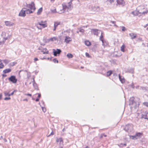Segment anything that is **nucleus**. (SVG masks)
I'll use <instances>...</instances> for the list:
<instances>
[{"label": "nucleus", "instance_id": "24", "mask_svg": "<svg viewBox=\"0 0 148 148\" xmlns=\"http://www.w3.org/2000/svg\"><path fill=\"white\" fill-rule=\"evenodd\" d=\"M131 13L134 15V16L138 15L140 14V12L138 11H134L132 12Z\"/></svg>", "mask_w": 148, "mask_h": 148}, {"label": "nucleus", "instance_id": "37", "mask_svg": "<svg viewBox=\"0 0 148 148\" xmlns=\"http://www.w3.org/2000/svg\"><path fill=\"white\" fill-rule=\"evenodd\" d=\"M148 12V10H146L145 12L143 11L142 12H140V14H147Z\"/></svg>", "mask_w": 148, "mask_h": 148}, {"label": "nucleus", "instance_id": "40", "mask_svg": "<svg viewBox=\"0 0 148 148\" xmlns=\"http://www.w3.org/2000/svg\"><path fill=\"white\" fill-rule=\"evenodd\" d=\"M51 12L53 13H56L57 12V11H56V9L55 8L53 10L51 9Z\"/></svg>", "mask_w": 148, "mask_h": 148}, {"label": "nucleus", "instance_id": "30", "mask_svg": "<svg viewBox=\"0 0 148 148\" xmlns=\"http://www.w3.org/2000/svg\"><path fill=\"white\" fill-rule=\"evenodd\" d=\"M130 138L133 140H136L138 139L135 135L134 136H130Z\"/></svg>", "mask_w": 148, "mask_h": 148}, {"label": "nucleus", "instance_id": "25", "mask_svg": "<svg viewBox=\"0 0 148 148\" xmlns=\"http://www.w3.org/2000/svg\"><path fill=\"white\" fill-rule=\"evenodd\" d=\"M142 134L140 132H137L136 133L135 135H136L137 138L138 139V138H139L141 137Z\"/></svg>", "mask_w": 148, "mask_h": 148}, {"label": "nucleus", "instance_id": "8", "mask_svg": "<svg viewBox=\"0 0 148 148\" xmlns=\"http://www.w3.org/2000/svg\"><path fill=\"white\" fill-rule=\"evenodd\" d=\"M62 51L60 49H57L56 50H55L54 49H53V53L54 55L56 56L57 55H59L61 53Z\"/></svg>", "mask_w": 148, "mask_h": 148}, {"label": "nucleus", "instance_id": "35", "mask_svg": "<svg viewBox=\"0 0 148 148\" xmlns=\"http://www.w3.org/2000/svg\"><path fill=\"white\" fill-rule=\"evenodd\" d=\"M4 94L5 96H10L11 95H13L14 93H4Z\"/></svg>", "mask_w": 148, "mask_h": 148}, {"label": "nucleus", "instance_id": "38", "mask_svg": "<svg viewBox=\"0 0 148 148\" xmlns=\"http://www.w3.org/2000/svg\"><path fill=\"white\" fill-rule=\"evenodd\" d=\"M57 40L56 38V37H53V38H51L50 39V40L52 41H54V40Z\"/></svg>", "mask_w": 148, "mask_h": 148}, {"label": "nucleus", "instance_id": "7", "mask_svg": "<svg viewBox=\"0 0 148 148\" xmlns=\"http://www.w3.org/2000/svg\"><path fill=\"white\" fill-rule=\"evenodd\" d=\"M26 7L27 8H29L31 10H33V11H34L36 9V8L34 5V4L33 2H32L30 4H27Z\"/></svg>", "mask_w": 148, "mask_h": 148}, {"label": "nucleus", "instance_id": "45", "mask_svg": "<svg viewBox=\"0 0 148 148\" xmlns=\"http://www.w3.org/2000/svg\"><path fill=\"white\" fill-rule=\"evenodd\" d=\"M43 48L41 46H40V47H39L38 49L39 50H40L41 51L42 50Z\"/></svg>", "mask_w": 148, "mask_h": 148}, {"label": "nucleus", "instance_id": "9", "mask_svg": "<svg viewBox=\"0 0 148 148\" xmlns=\"http://www.w3.org/2000/svg\"><path fill=\"white\" fill-rule=\"evenodd\" d=\"M142 117L145 119H148V112L143 111L142 113Z\"/></svg>", "mask_w": 148, "mask_h": 148}, {"label": "nucleus", "instance_id": "53", "mask_svg": "<svg viewBox=\"0 0 148 148\" xmlns=\"http://www.w3.org/2000/svg\"><path fill=\"white\" fill-rule=\"evenodd\" d=\"M30 76V74H29V73H27V77L28 78H29V77Z\"/></svg>", "mask_w": 148, "mask_h": 148}, {"label": "nucleus", "instance_id": "22", "mask_svg": "<svg viewBox=\"0 0 148 148\" xmlns=\"http://www.w3.org/2000/svg\"><path fill=\"white\" fill-rule=\"evenodd\" d=\"M56 141L57 142H60V144H63V139L61 138H57L56 140Z\"/></svg>", "mask_w": 148, "mask_h": 148}, {"label": "nucleus", "instance_id": "1", "mask_svg": "<svg viewBox=\"0 0 148 148\" xmlns=\"http://www.w3.org/2000/svg\"><path fill=\"white\" fill-rule=\"evenodd\" d=\"M139 99L134 98V97H131L130 99L129 105L132 110H137L139 107Z\"/></svg>", "mask_w": 148, "mask_h": 148}, {"label": "nucleus", "instance_id": "59", "mask_svg": "<svg viewBox=\"0 0 148 148\" xmlns=\"http://www.w3.org/2000/svg\"><path fill=\"white\" fill-rule=\"evenodd\" d=\"M39 98H37L36 99L35 101H39Z\"/></svg>", "mask_w": 148, "mask_h": 148}, {"label": "nucleus", "instance_id": "19", "mask_svg": "<svg viewBox=\"0 0 148 148\" xmlns=\"http://www.w3.org/2000/svg\"><path fill=\"white\" fill-rule=\"evenodd\" d=\"M129 35L131 37V38L132 39L135 38L136 37V34L133 33L129 34Z\"/></svg>", "mask_w": 148, "mask_h": 148}, {"label": "nucleus", "instance_id": "20", "mask_svg": "<svg viewBox=\"0 0 148 148\" xmlns=\"http://www.w3.org/2000/svg\"><path fill=\"white\" fill-rule=\"evenodd\" d=\"M119 80L122 83H124L125 82L124 78L123 77H122V76L120 75V74H119Z\"/></svg>", "mask_w": 148, "mask_h": 148}, {"label": "nucleus", "instance_id": "23", "mask_svg": "<svg viewBox=\"0 0 148 148\" xmlns=\"http://www.w3.org/2000/svg\"><path fill=\"white\" fill-rule=\"evenodd\" d=\"M11 71V69H6L3 71V73H9Z\"/></svg>", "mask_w": 148, "mask_h": 148}, {"label": "nucleus", "instance_id": "32", "mask_svg": "<svg viewBox=\"0 0 148 148\" xmlns=\"http://www.w3.org/2000/svg\"><path fill=\"white\" fill-rule=\"evenodd\" d=\"M112 73V71H108L107 72V75L108 76H110Z\"/></svg>", "mask_w": 148, "mask_h": 148}, {"label": "nucleus", "instance_id": "56", "mask_svg": "<svg viewBox=\"0 0 148 148\" xmlns=\"http://www.w3.org/2000/svg\"><path fill=\"white\" fill-rule=\"evenodd\" d=\"M41 94H40V93H39L38 94V98H40L41 97Z\"/></svg>", "mask_w": 148, "mask_h": 148}, {"label": "nucleus", "instance_id": "49", "mask_svg": "<svg viewBox=\"0 0 148 148\" xmlns=\"http://www.w3.org/2000/svg\"><path fill=\"white\" fill-rule=\"evenodd\" d=\"M140 87H141V86H136V89H140Z\"/></svg>", "mask_w": 148, "mask_h": 148}, {"label": "nucleus", "instance_id": "27", "mask_svg": "<svg viewBox=\"0 0 148 148\" xmlns=\"http://www.w3.org/2000/svg\"><path fill=\"white\" fill-rule=\"evenodd\" d=\"M102 33L101 32V35L99 39H100V40H101L102 42V45H103L104 42V40L103 39V36L102 35Z\"/></svg>", "mask_w": 148, "mask_h": 148}, {"label": "nucleus", "instance_id": "55", "mask_svg": "<svg viewBox=\"0 0 148 148\" xmlns=\"http://www.w3.org/2000/svg\"><path fill=\"white\" fill-rule=\"evenodd\" d=\"M103 136H104L105 137L106 136V135H105L104 134H102L101 135V138Z\"/></svg>", "mask_w": 148, "mask_h": 148}, {"label": "nucleus", "instance_id": "13", "mask_svg": "<svg viewBox=\"0 0 148 148\" xmlns=\"http://www.w3.org/2000/svg\"><path fill=\"white\" fill-rule=\"evenodd\" d=\"M116 1L118 4L122 6H124L125 4V2L123 0H117Z\"/></svg>", "mask_w": 148, "mask_h": 148}, {"label": "nucleus", "instance_id": "48", "mask_svg": "<svg viewBox=\"0 0 148 148\" xmlns=\"http://www.w3.org/2000/svg\"><path fill=\"white\" fill-rule=\"evenodd\" d=\"M114 0H107V1L110 2V3H112L114 2Z\"/></svg>", "mask_w": 148, "mask_h": 148}, {"label": "nucleus", "instance_id": "60", "mask_svg": "<svg viewBox=\"0 0 148 148\" xmlns=\"http://www.w3.org/2000/svg\"><path fill=\"white\" fill-rule=\"evenodd\" d=\"M41 103L44 106V102L43 101H41Z\"/></svg>", "mask_w": 148, "mask_h": 148}, {"label": "nucleus", "instance_id": "18", "mask_svg": "<svg viewBox=\"0 0 148 148\" xmlns=\"http://www.w3.org/2000/svg\"><path fill=\"white\" fill-rule=\"evenodd\" d=\"M41 52H42L44 54H48L49 53L48 51L46 48H43L42 50L41 51Z\"/></svg>", "mask_w": 148, "mask_h": 148}, {"label": "nucleus", "instance_id": "31", "mask_svg": "<svg viewBox=\"0 0 148 148\" xmlns=\"http://www.w3.org/2000/svg\"><path fill=\"white\" fill-rule=\"evenodd\" d=\"M125 46L124 45H123L121 47V51L123 52H125Z\"/></svg>", "mask_w": 148, "mask_h": 148}, {"label": "nucleus", "instance_id": "21", "mask_svg": "<svg viewBox=\"0 0 148 148\" xmlns=\"http://www.w3.org/2000/svg\"><path fill=\"white\" fill-rule=\"evenodd\" d=\"M60 25V23L59 22H55L54 25V29H53V31L56 30L57 27L59 25Z\"/></svg>", "mask_w": 148, "mask_h": 148}, {"label": "nucleus", "instance_id": "39", "mask_svg": "<svg viewBox=\"0 0 148 148\" xmlns=\"http://www.w3.org/2000/svg\"><path fill=\"white\" fill-rule=\"evenodd\" d=\"M41 107L42 108V111L44 112H45L46 111V108L43 106Z\"/></svg>", "mask_w": 148, "mask_h": 148}, {"label": "nucleus", "instance_id": "14", "mask_svg": "<svg viewBox=\"0 0 148 148\" xmlns=\"http://www.w3.org/2000/svg\"><path fill=\"white\" fill-rule=\"evenodd\" d=\"M87 27V26L85 27L84 26H83L82 27L78 28L77 29L79 31L81 32L82 34H83L84 32V30L83 28V27Z\"/></svg>", "mask_w": 148, "mask_h": 148}, {"label": "nucleus", "instance_id": "50", "mask_svg": "<svg viewBox=\"0 0 148 148\" xmlns=\"http://www.w3.org/2000/svg\"><path fill=\"white\" fill-rule=\"evenodd\" d=\"M25 95L26 96H29L31 97L32 96V95L30 94H25Z\"/></svg>", "mask_w": 148, "mask_h": 148}, {"label": "nucleus", "instance_id": "58", "mask_svg": "<svg viewBox=\"0 0 148 148\" xmlns=\"http://www.w3.org/2000/svg\"><path fill=\"white\" fill-rule=\"evenodd\" d=\"M3 77H6L7 75L6 74H3L2 75Z\"/></svg>", "mask_w": 148, "mask_h": 148}, {"label": "nucleus", "instance_id": "64", "mask_svg": "<svg viewBox=\"0 0 148 148\" xmlns=\"http://www.w3.org/2000/svg\"><path fill=\"white\" fill-rule=\"evenodd\" d=\"M112 23L113 24H114L115 23V21H112Z\"/></svg>", "mask_w": 148, "mask_h": 148}, {"label": "nucleus", "instance_id": "54", "mask_svg": "<svg viewBox=\"0 0 148 148\" xmlns=\"http://www.w3.org/2000/svg\"><path fill=\"white\" fill-rule=\"evenodd\" d=\"M131 87L133 88H134L135 87L134 84H133V83H132V84L131 85Z\"/></svg>", "mask_w": 148, "mask_h": 148}, {"label": "nucleus", "instance_id": "63", "mask_svg": "<svg viewBox=\"0 0 148 148\" xmlns=\"http://www.w3.org/2000/svg\"><path fill=\"white\" fill-rule=\"evenodd\" d=\"M4 141L5 142H6L7 141V140L6 139H4Z\"/></svg>", "mask_w": 148, "mask_h": 148}, {"label": "nucleus", "instance_id": "16", "mask_svg": "<svg viewBox=\"0 0 148 148\" xmlns=\"http://www.w3.org/2000/svg\"><path fill=\"white\" fill-rule=\"evenodd\" d=\"M72 39L71 38L66 36L65 37V42L67 43H68L69 42L71 41Z\"/></svg>", "mask_w": 148, "mask_h": 148}, {"label": "nucleus", "instance_id": "51", "mask_svg": "<svg viewBox=\"0 0 148 148\" xmlns=\"http://www.w3.org/2000/svg\"><path fill=\"white\" fill-rule=\"evenodd\" d=\"M86 56H87L88 57H89L90 56L89 54L87 53H86Z\"/></svg>", "mask_w": 148, "mask_h": 148}, {"label": "nucleus", "instance_id": "2", "mask_svg": "<svg viewBox=\"0 0 148 148\" xmlns=\"http://www.w3.org/2000/svg\"><path fill=\"white\" fill-rule=\"evenodd\" d=\"M72 1V0H71L67 3H64L62 4V9L61 11H63L62 12L64 13L65 12H68L72 10L73 8Z\"/></svg>", "mask_w": 148, "mask_h": 148}, {"label": "nucleus", "instance_id": "3", "mask_svg": "<svg viewBox=\"0 0 148 148\" xmlns=\"http://www.w3.org/2000/svg\"><path fill=\"white\" fill-rule=\"evenodd\" d=\"M124 130L128 133L132 132L133 131V126L132 124L127 125L125 127Z\"/></svg>", "mask_w": 148, "mask_h": 148}, {"label": "nucleus", "instance_id": "28", "mask_svg": "<svg viewBox=\"0 0 148 148\" xmlns=\"http://www.w3.org/2000/svg\"><path fill=\"white\" fill-rule=\"evenodd\" d=\"M42 8H40L38 10L37 12V14L38 15H40L41 12H42Z\"/></svg>", "mask_w": 148, "mask_h": 148}, {"label": "nucleus", "instance_id": "36", "mask_svg": "<svg viewBox=\"0 0 148 148\" xmlns=\"http://www.w3.org/2000/svg\"><path fill=\"white\" fill-rule=\"evenodd\" d=\"M4 65L1 61H0V69H2L4 67Z\"/></svg>", "mask_w": 148, "mask_h": 148}, {"label": "nucleus", "instance_id": "10", "mask_svg": "<svg viewBox=\"0 0 148 148\" xmlns=\"http://www.w3.org/2000/svg\"><path fill=\"white\" fill-rule=\"evenodd\" d=\"M46 22L45 21H42L40 22H38L37 25H39L42 26V27L44 28L47 27Z\"/></svg>", "mask_w": 148, "mask_h": 148}, {"label": "nucleus", "instance_id": "6", "mask_svg": "<svg viewBox=\"0 0 148 148\" xmlns=\"http://www.w3.org/2000/svg\"><path fill=\"white\" fill-rule=\"evenodd\" d=\"M90 8L92 13H94L97 12H99V8L98 6H92Z\"/></svg>", "mask_w": 148, "mask_h": 148}, {"label": "nucleus", "instance_id": "34", "mask_svg": "<svg viewBox=\"0 0 148 148\" xmlns=\"http://www.w3.org/2000/svg\"><path fill=\"white\" fill-rule=\"evenodd\" d=\"M67 56L69 58H71L73 57V56L71 53H68L67 55Z\"/></svg>", "mask_w": 148, "mask_h": 148}, {"label": "nucleus", "instance_id": "33", "mask_svg": "<svg viewBox=\"0 0 148 148\" xmlns=\"http://www.w3.org/2000/svg\"><path fill=\"white\" fill-rule=\"evenodd\" d=\"M118 145L121 147H123L124 146H125L126 145V143H121L119 145Z\"/></svg>", "mask_w": 148, "mask_h": 148}, {"label": "nucleus", "instance_id": "46", "mask_svg": "<svg viewBox=\"0 0 148 148\" xmlns=\"http://www.w3.org/2000/svg\"><path fill=\"white\" fill-rule=\"evenodd\" d=\"M10 97H5L4 98V99L5 100H9L10 99Z\"/></svg>", "mask_w": 148, "mask_h": 148}, {"label": "nucleus", "instance_id": "5", "mask_svg": "<svg viewBox=\"0 0 148 148\" xmlns=\"http://www.w3.org/2000/svg\"><path fill=\"white\" fill-rule=\"evenodd\" d=\"M8 80L12 83L15 84L17 82V79L15 76L12 75L8 78Z\"/></svg>", "mask_w": 148, "mask_h": 148}, {"label": "nucleus", "instance_id": "42", "mask_svg": "<svg viewBox=\"0 0 148 148\" xmlns=\"http://www.w3.org/2000/svg\"><path fill=\"white\" fill-rule=\"evenodd\" d=\"M53 61L54 63H56V62L57 63H58V60H57L56 58L53 59Z\"/></svg>", "mask_w": 148, "mask_h": 148}, {"label": "nucleus", "instance_id": "57", "mask_svg": "<svg viewBox=\"0 0 148 148\" xmlns=\"http://www.w3.org/2000/svg\"><path fill=\"white\" fill-rule=\"evenodd\" d=\"M38 60V58H35L34 59V60L35 61H37Z\"/></svg>", "mask_w": 148, "mask_h": 148}, {"label": "nucleus", "instance_id": "52", "mask_svg": "<svg viewBox=\"0 0 148 148\" xmlns=\"http://www.w3.org/2000/svg\"><path fill=\"white\" fill-rule=\"evenodd\" d=\"M54 134V133L53 132H51V134L48 136V137L49 136L51 135H53Z\"/></svg>", "mask_w": 148, "mask_h": 148}, {"label": "nucleus", "instance_id": "61", "mask_svg": "<svg viewBox=\"0 0 148 148\" xmlns=\"http://www.w3.org/2000/svg\"><path fill=\"white\" fill-rule=\"evenodd\" d=\"M23 100L24 101H28V100H27V99H24Z\"/></svg>", "mask_w": 148, "mask_h": 148}, {"label": "nucleus", "instance_id": "29", "mask_svg": "<svg viewBox=\"0 0 148 148\" xmlns=\"http://www.w3.org/2000/svg\"><path fill=\"white\" fill-rule=\"evenodd\" d=\"M140 90H145L146 91H148V87H140Z\"/></svg>", "mask_w": 148, "mask_h": 148}, {"label": "nucleus", "instance_id": "44", "mask_svg": "<svg viewBox=\"0 0 148 148\" xmlns=\"http://www.w3.org/2000/svg\"><path fill=\"white\" fill-rule=\"evenodd\" d=\"M143 104L147 106V107H148V103L147 102H145L143 103Z\"/></svg>", "mask_w": 148, "mask_h": 148}, {"label": "nucleus", "instance_id": "41", "mask_svg": "<svg viewBox=\"0 0 148 148\" xmlns=\"http://www.w3.org/2000/svg\"><path fill=\"white\" fill-rule=\"evenodd\" d=\"M128 71L129 73H133L134 72V70L132 69H131L128 70Z\"/></svg>", "mask_w": 148, "mask_h": 148}, {"label": "nucleus", "instance_id": "15", "mask_svg": "<svg viewBox=\"0 0 148 148\" xmlns=\"http://www.w3.org/2000/svg\"><path fill=\"white\" fill-rule=\"evenodd\" d=\"M25 8V9L24 10H25V13H26L27 14L32 13L34 11L31 10L26 8Z\"/></svg>", "mask_w": 148, "mask_h": 148}, {"label": "nucleus", "instance_id": "26", "mask_svg": "<svg viewBox=\"0 0 148 148\" xmlns=\"http://www.w3.org/2000/svg\"><path fill=\"white\" fill-rule=\"evenodd\" d=\"M85 44L86 45L88 46H90L91 45V43L88 40H86L85 41Z\"/></svg>", "mask_w": 148, "mask_h": 148}, {"label": "nucleus", "instance_id": "43", "mask_svg": "<svg viewBox=\"0 0 148 148\" xmlns=\"http://www.w3.org/2000/svg\"><path fill=\"white\" fill-rule=\"evenodd\" d=\"M3 62L6 64H7L8 63V61L7 60L5 59L3 60Z\"/></svg>", "mask_w": 148, "mask_h": 148}, {"label": "nucleus", "instance_id": "47", "mask_svg": "<svg viewBox=\"0 0 148 148\" xmlns=\"http://www.w3.org/2000/svg\"><path fill=\"white\" fill-rule=\"evenodd\" d=\"M122 30L123 31H125L126 29L125 27L124 26L122 27Z\"/></svg>", "mask_w": 148, "mask_h": 148}, {"label": "nucleus", "instance_id": "17", "mask_svg": "<svg viewBox=\"0 0 148 148\" xmlns=\"http://www.w3.org/2000/svg\"><path fill=\"white\" fill-rule=\"evenodd\" d=\"M5 24L7 26H10L13 25L14 23L10 21H7L5 22Z\"/></svg>", "mask_w": 148, "mask_h": 148}, {"label": "nucleus", "instance_id": "4", "mask_svg": "<svg viewBox=\"0 0 148 148\" xmlns=\"http://www.w3.org/2000/svg\"><path fill=\"white\" fill-rule=\"evenodd\" d=\"M11 36V35H9L7 33H5V36L3 37L4 40H3L2 41H0V45H3L5 43V40L9 39Z\"/></svg>", "mask_w": 148, "mask_h": 148}, {"label": "nucleus", "instance_id": "11", "mask_svg": "<svg viewBox=\"0 0 148 148\" xmlns=\"http://www.w3.org/2000/svg\"><path fill=\"white\" fill-rule=\"evenodd\" d=\"M25 9V8L22 9L19 14V16L24 17L26 16L25 10H24Z\"/></svg>", "mask_w": 148, "mask_h": 148}, {"label": "nucleus", "instance_id": "62", "mask_svg": "<svg viewBox=\"0 0 148 148\" xmlns=\"http://www.w3.org/2000/svg\"><path fill=\"white\" fill-rule=\"evenodd\" d=\"M37 28H38V29H41V28H39V27H38V26H37Z\"/></svg>", "mask_w": 148, "mask_h": 148}, {"label": "nucleus", "instance_id": "12", "mask_svg": "<svg viewBox=\"0 0 148 148\" xmlns=\"http://www.w3.org/2000/svg\"><path fill=\"white\" fill-rule=\"evenodd\" d=\"M99 30L97 29H91V32L94 35L97 36L99 34Z\"/></svg>", "mask_w": 148, "mask_h": 148}]
</instances>
